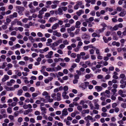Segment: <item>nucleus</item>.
I'll use <instances>...</instances> for the list:
<instances>
[{
    "instance_id": "obj_1",
    "label": "nucleus",
    "mask_w": 126,
    "mask_h": 126,
    "mask_svg": "<svg viewBox=\"0 0 126 126\" xmlns=\"http://www.w3.org/2000/svg\"><path fill=\"white\" fill-rule=\"evenodd\" d=\"M17 8L18 10V13L20 15H23L22 12L24 11L25 9V8L22 7L18 6L17 7Z\"/></svg>"
},
{
    "instance_id": "obj_2",
    "label": "nucleus",
    "mask_w": 126,
    "mask_h": 126,
    "mask_svg": "<svg viewBox=\"0 0 126 126\" xmlns=\"http://www.w3.org/2000/svg\"><path fill=\"white\" fill-rule=\"evenodd\" d=\"M81 37L83 39H89L90 38V35L86 33H83L81 35Z\"/></svg>"
},
{
    "instance_id": "obj_3",
    "label": "nucleus",
    "mask_w": 126,
    "mask_h": 126,
    "mask_svg": "<svg viewBox=\"0 0 126 126\" xmlns=\"http://www.w3.org/2000/svg\"><path fill=\"white\" fill-rule=\"evenodd\" d=\"M89 84V83L88 82H85L84 83H81L80 85V87L85 89L87 87Z\"/></svg>"
},
{
    "instance_id": "obj_4",
    "label": "nucleus",
    "mask_w": 126,
    "mask_h": 126,
    "mask_svg": "<svg viewBox=\"0 0 126 126\" xmlns=\"http://www.w3.org/2000/svg\"><path fill=\"white\" fill-rule=\"evenodd\" d=\"M15 81L14 79H11L10 81H8L6 83L7 85L8 86H11L12 85V84L14 83Z\"/></svg>"
},
{
    "instance_id": "obj_5",
    "label": "nucleus",
    "mask_w": 126,
    "mask_h": 126,
    "mask_svg": "<svg viewBox=\"0 0 126 126\" xmlns=\"http://www.w3.org/2000/svg\"><path fill=\"white\" fill-rule=\"evenodd\" d=\"M17 14L16 12H14L12 15H10L9 16V18L11 19H12L16 17L17 16Z\"/></svg>"
},
{
    "instance_id": "obj_6",
    "label": "nucleus",
    "mask_w": 126,
    "mask_h": 126,
    "mask_svg": "<svg viewBox=\"0 0 126 126\" xmlns=\"http://www.w3.org/2000/svg\"><path fill=\"white\" fill-rule=\"evenodd\" d=\"M84 119L86 121L88 120V119L91 120V121L92 122H93L94 121H95V119H93V118L92 117L90 116V115H88L87 117H86L84 118Z\"/></svg>"
},
{
    "instance_id": "obj_7",
    "label": "nucleus",
    "mask_w": 126,
    "mask_h": 126,
    "mask_svg": "<svg viewBox=\"0 0 126 126\" xmlns=\"http://www.w3.org/2000/svg\"><path fill=\"white\" fill-rule=\"evenodd\" d=\"M68 113L66 109H64L62 111V115L63 116H65L67 115Z\"/></svg>"
},
{
    "instance_id": "obj_8",
    "label": "nucleus",
    "mask_w": 126,
    "mask_h": 126,
    "mask_svg": "<svg viewBox=\"0 0 126 126\" xmlns=\"http://www.w3.org/2000/svg\"><path fill=\"white\" fill-rule=\"evenodd\" d=\"M40 109L41 110V111L42 112L41 113V114L42 115L44 114H46V113L47 109L45 108L41 107H40Z\"/></svg>"
},
{
    "instance_id": "obj_9",
    "label": "nucleus",
    "mask_w": 126,
    "mask_h": 126,
    "mask_svg": "<svg viewBox=\"0 0 126 126\" xmlns=\"http://www.w3.org/2000/svg\"><path fill=\"white\" fill-rule=\"evenodd\" d=\"M105 29V28H103L101 29H97L95 31L98 34H99L103 32L104 31Z\"/></svg>"
},
{
    "instance_id": "obj_10",
    "label": "nucleus",
    "mask_w": 126,
    "mask_h": 126,
    "mask_svg": "<svg viewBox=\"0 0 126 126\" xmlns=\"http://www.w3.org/2000/svg\"><path fill=\"white\" fill-rule=\"evenodd\" d=\"M9 76L7 75L4 76V77L2 79V80L3 82L6 81L7 80H8L9 78Z\"/></svg>"
},
{
    "instance_id": "obj_11",
    "label": "nucleus",
    "mask_w": 126,
    "mask_h": 126,
    "mask_svg": "<svg viewBox=\"0 0 126 126\" xmlns=\"http://www.w3.org/2000/svg\"><path fill=\"white\" fill-rule=\"evenodd\" d=\"M80 22L79 21H78L76 23L75 27L76 28H80V25L81 24Z\"/></svg>"
},
{
    "instance_id": "obj_12",
    "label": "nucleus",
    "mask_w": 126,
    "mask_h": 126,
    "mask_svg": "<svg viewBox=\"0 0 126 126\" xmlns=\"http://www.w3.org/2000/svg\"><path fill=\"white\" fill-rule=\"evenodd\" d=\"M23 108L25 109H27L28 108L31 109L32 108V106L30 104H29L28 105H24L23 106Z\"/></svg>"
},
{
    "instance_id": "obj_13",
    "label": "nucleus",
    "mask_w": 126,
    "mask_h": 126,
    "mask_svg": "<svg viewBox=\"0 0 126 126\" xmlns=\"http://www.w3.org/2000/svg\"><path fill=\"white\" fill-rule=\"evenodd\" d=\"M95 89L97 90L98 92H99L102 89V88L101 86H96L95 87Z\"/></svg>"
},
{
    "instance_id": "obj_14",
    "label": "nucleus",
    "mask_w": 126,
    "mask_h": 126,
    "mask_svg": "<svg viewBox=\"0 0 126 126\" xmlns=\"http://www.w3.org/2000/svg\"><path fill=\"white\" fill-rule=\"evenodd\" d=\"M84 13V11L83 10H80L79 11L77 12L76 14L77 15L79 16L81 15V14H83Z\"/></svg>"
},
{
    "instance_id": "obj_15",
    "label": "nucleus",
    "mask_w": 126,
    "mask_h": 126,
    "mask_svg": "<svg viewBox=\"0 0 126 126\" xmlns=\"http://www.w3.org/2000/svg\"><path fill=\"white\" fill-rule=\"evenodd\" d=\"M59 25L57 23H56L54 24L52 27V29L53 30H56L57 28L59 27Z\"/></svg>"
},
{
    "instance_id": "obj_16",
    "label": "nucleus",
    "mask_w": 126,
    "mask_h": 126,
    "mask_svg": "<svg viewBox=\"0 0 126 126\" xmlns=\"http://www.w3.org/2000/svg\"><path fill=\"white\" fill-rule=\"evenodd\" d=\"M95 108H94V109H96L97 110H98L99 108V105L97 102H95L94 103Z\"/></svg>"
},
{
    "instance_id": "obj_17",
    "label": "nucleus",
    "mask_w": 126,
    "mask_h": 126,
    "mask_svg": "<svg viewBox=\"0 0 126 126\" xmlns=\"http://www.w3.org/2000/svg\"><path fill=\"white\" fill-rule=\"evenodd\" d=\"M57 19L56 17H51L49 19V21L51 22H54V21L57 20Z\"/></svg>"
},
{
    "instance_id": "obj_18",
    "label": "nucleus",
    "mask_w": 126,
    "mask_h": 126,
    "mask_svg": "<svg viewBox=\"0 0 126 126\" xmlns=\"http://www.w3.org/2000/svg\"><path fill=\"white\" fill-rule=\"evenodd\" d=\"M89 102V105L90 106V108L91 110H93L94 109V106L93 104L92 103L91 101H88Z\"/></svg>"
},
{
    "instance_id": "obj_19",
    "label": "nucleus",
    "mask_w": 126,
    "mask_h": 126,
    "mask_svg": "<svg viewBox=\"0 0 126 126\" xmlns=\"http://www.w3.org/2000/svg\"><path fill=\"white\" fill-rule=\"evenodd\" d=\"M58 14L59 15H61L63 14V11L61 8H59L58 9Z\"/></svg>"
},
{
    "instance_id": "obj_20",
    "label": "nucleus",
    "mask_w": 126,
    "mask_h": 126,
    "mask_svg": "<svg viewBox=\"0 0 126 126\" xmlns=\"http://www.w3.org/2000/svg\"><path fill=\"white\" fill-rule=\"evenodd\" d=\"M58 45V44L56 42H54L53 43L51 44L50 47H55V46H57Z\"/></svg>"
},
{
    "instance_id": "obj_21",
    "label": "nucleus",
    "mask_w": 126,
    "mask_h": 126,
    "mask_svg": "<svg viewBox=\"0 0 126 126\" xmlns=\"http://www.w3.org/2000/svg\"><path fill=\"white\" fill-rule=\"evenodd\" d=\"M91 76H93V75L92 74H87L85 76V78L87 79H88L90 78Z\"/></svg>"
},
{
    "instance_id": "obj_22",
    "label": "nucleus",
    "mask_w": 126,
    "mask_h": 126,
    "mask_svg": "<svg viewBox=\"0 0 126 126\" xmlns=\"http://www.w3.org/2000/svg\"><path fill=\"white\" fill-rule=\"evenodd\" d=\"M23 92V90L22 89H20L18 90L17 91V95L19 96L21 95Z\"/></svg>"
},
{
    "instance_id": "obj_23",
    "label": "nucleus",
    "mask_w": 126,
    "mask_h": 126,
    "mask_svg": "<svg viewBox=\"0 0 126 126\" xmlns=\"http://www.w3.org/2000/svg\"><path fill=\"white\" fill-rule=\"evenodd\" d=\"M28 38L32 43H33L35 41V40L33 39V37L32 36H29L28 37Z\"/></svg>"
},
{
    "instance_id": "obj_24",
    "label": "nucleus",
    "mask_w": 126,
    "mask_h": 126,
    "mask_svg": "<svg viewBox=\"0 0 126 126\" xmlns=\"http://www.w3.org/2000/svg\"><path fill=\"white\" fill-rule=\"evenodd\" d=\"M89 112V110H84L81 112L82 114H85L86 113H88Z\"/></svg>"
},
{
    "instance_id": "obj_25",
    "label": "nucleus",
    "mask_w": 126,
    "mask_h": 126,
    "mask_svg": "<svg viewBox=\"0 0 126 126\" xmlns=\"http://www.w3.org/2000/svg\"><path fill=\"white\" fill-rule=\"evenodd\" d=\"M13 54V52L11 50L9 51L8 52V53L6 54L7 56H9Z\"/></svg>"
},
{
    "instance_id": "obj_26",
    "label": "nucleus",
    "mask_w": 126,
    "mask_h": 126,
    "mask_svg": "<svg viewBox=\"0 0 126 126\" xmlns=\"http://www.w3.org/2000/svg\"><path fill=\"white\" fill-rule=\"evenodd\" d=\"M89 57V55H86L85 56H82L81 58L83 60H85L88 59Z\"/></svg>"
},
{
    "instance_id": "obj_27",
    "label": "nucleus",
    "mask_w": 126,
    "mask_h": 126,
    "mask_svg": "<svg viewBox=\"0 0 126 126\" xmlns=\"http://www.w3.org/2000/svg\"><path fill=\"white\" fill-rule=\"evenodd\" d=\"M69 36V35L67 33H65L63 34V37L64 38H67Z\"/></svg>"
},
{
    "instance_id": "obj_28",
    "label": "nucleus",
    "mask_w": 126,
    "mask_h": 126,
    "mask_svg": "<svg viewBox=\"0 0 126 126\" xmlns=\"http://www.w3.org/2000/svg\"><path fill=\"white\" fill-rule=\"evenodd\" d=\"M125 80H126V78L124 79H122L120 81V83L122 84H123L124 83H125Z\"/></svg>"
},
{
    "instance_id": "obj_29",
    "label": "nucleus",
    "mask_w": 126,
    "mask_h": 126,
    "mask_svg": "<svg viewBox=\"0 0 126 126\" xmlns=\"http://www.w3.org/2000/svg\"><path fill=\"white\" fill-rule=\"evenodd\" d=\"M83 43L81 41H80L78 42L77 47L79 48H80V47L82 45Z\"/></svg>"
},
{
    "instance_id": "obj_30",
    "label": "nucleus",
    "mask_w": 126,
    "mask_h": 126,
    "mask_svg": "<svg viewBox=\"0 0 126 126\" xmlns=\"http://www.w3.org/2000/svg\"><path fill=\"white\" fill-rule=\"evenodd\" d=\"M7 111L9 113H11L12 112V109L10 107H9L7 109Z\"/></svg>"
},
{
    "instance_id": "obj_31",
    "label": "nucleus",
    "mask_w": 126,
    "mask_h": 126,
    "mask_svg": "<svg viewBox=\"0 0 126 126\" xmlns=\"http://www.w3.org/2000/svg\"><path fill=\"white\" fill-rule=\"evenodd\" d=\"M63 43L64 45H67L69 44V42L67 40H65L63 41Z\"/></svg>"
},
{
    "instance_id": "obj_32",
    "label": "nucleus",
    "mask_w": 126,
    "mask_h": 126,
    "mask_svg": "<svg viewBox=\"0 0 126 126\" xmlns=\"http://www.w3.org/2000/svg\"><path fill=\"white\" fill-rule=\"evenodd\" d=\"M42 118V117L40 115H38L37 117V120L39 121L41 120Z\"/></svg>"
},
{
    "instance_id": "obj_33",
    "label": "nucleus",
    "mask_w": 126,
    "mask_h": 126,
    "mask_svg": "<svg viewBox=\"0 0 126 126\" xmlns=\"http://www.w3.org/2000/svg\"><path fill=\"white\" fill-rule=\"evenodd\" d=\"M25 96L27 97H30L31 95L28 92L26 93L25 94Z\"/></svg>"
},
{
    "instance_id": "obj_34",
    "label": "nucleus",
    "mask_w": 126,
    "mask_h": 126,
    "mask_svg": "<svg viewBox=\"0 0 126 126\" xmlns=\"http://www.w3.org/2000/svg\"><path fill=\"white\" fill-rule=\"evenodd\" d=\"M7 64L6 62H4L3 63V65L1 66V67L2 69L4 68L6 66V64Z\"/></svg>"
},
{
    "instance_id": "obj_35",
    "label": "nucleus",
    "mask_w": 126,
    "mask_h": 126,
    "mask_svg": "<svg viewBox=\"0 0 126 126\" xmlns=\"http://www.w3.org/2000/svg\"><path fill=\"white\" fill-rule=\"evenodd\" d=\"M38 21L41 23H42L44 24L46 22V21L45 20L43 19H39L38 20Z\"/></svg>"
},
{
    "instance_id": "obj_36",
    "label": "nucleus",
    "mask_w": 126,
    "mask_h": 126,
    "mask_svg": "<svg viewBox=\"0 0 126 126\" xmlns=\"http://www.w3.org/2000/svg\"><path fill=\"white\" fill-rule=\"evenodd\" d=\"M65 47V46L63 44H61L59 46V48L61 49H63Z\"/></svg>"
},
{
    "instance_id": "obj_37",
    "label": "nucleus",
    "mask_w": 126,
    "mask_h": 126,
    "mask_svg": "<svg viewBox=\"0 0 126 126\" xmlns=\"http://www.w3.org/2000/svg\"><path fill=\"white\" fill-rule=\"evenodd\" d=\"M30 11L32 13H34L35 12V10L34 9V7L32 8H31V9L30 10Z\"/></svg>"
},
{
    "instance_id": "obj_38",
    "label": "nucleus",
    "mask_w": 126,
    "mask_h": 126,
    "mask_svg": "<svg viewBox=\"0 0 126 126\" xmlns=\"http://www.w3.org/2000/svg\"><path fill=\"white\" fill-rule=\"evenodd\" d=\"M96 54L97 55H101V53L100 52V50L99 49H96L95 50Z\"/></svg>"
},
{
    "instance_id": "obj_39",
    "label": "nucleus",
    "mask_w": 126,
    "mask_h": 126,
    "mask_svg": "<svg viewBox=\"0 0 126 126\" xmlns=\"http://www.w3.org/2000/svg\"><path fill=\"white\" fill-rule=\"evenodd\" d=\"M88 46V48H93L94 49H96V48L95 47L93 46V45H92Z\"/></svg>"
},
{
    "instance_id": "obj_40",
    "label": "nucleus",
    "mask_w": 126,
    "mask_h": 126,
    "mask_svg": "<svg viewBox=\"0 0 126 126\" xmlns=\"http://www.w3.org/2000/svg\"><path fill=\"white\" fill-rule=\"evenodd\" d=\"M61 8L62 9L63 11V10L64 11H66L67 9V7H66L63 6Z\"/></svg>"
},
{
    "instance_id": "obj_41",
    "label": "nucleus",
    "mask_w": 126,
    "mask_h": 126,
    "mask_svg": "<svg viewBox=\"0 0 126 126\" xmlns=\"http://www.w3.org/2000/svg\"><path fill=\"white\" fill-rule=\"evenodd\" d=\"M68 89V87L67 86H65L63 88V90L64 91L66 92Z\"/></svg>"
},
{
    "instance_id": "obj_42",
    "label": "nucleus",
    "mask_w": 126,
    "mask_h": 126,
    "mask_svg": "<svg viewBox=\"0 0 126 126\" xmlns=\"http://www.w3.org/2000/svg\"><path fill=\"white\" fill-rule=\"evenodd\" d=\"M103 57L100 55H97V58L99 60H102L103 59Z\"/></svg>"
},
{
    "instance_id": "obj_43",
    "label": "nucleus",
    "mask_w": 126,
    "mask_h": 126,
    "mask_svg": "<svg viewBox=\"0 0 126 126\" xmlns=\"http://www.w3.org/2000/svg\"><path fill=\"white\" fill-rule=\"evenodd\" d=\"M70 56L71 57L74 58L76 57V53H73L71 54Z\"/></svg>"
},
{
    "instance_id": "obj_44",
    "label": "nucleus",
    "mask_w": 126,
    "mask_h": 126,
    "mask_svg": "<svg viewBox=\"0 0 126 126\" xmlns=\"http://www.w3.org/2000/svg\"><path fill=\"white\" fill-rule=\"evenodd\" d=\"M30 121L31 123H34L35 122V120L33 118H31L30 119Z\"/></svg>"
},
{
    "instance_id": "obj_45",
    "label": "nucleus",
    "mask_w": 126,
    "mask_h": 126,
    "mask_svg": "<svg viewBox=\"0 0 126 126\" xmlns=\"http://www.w3.org/2000/svg\"><path fill=\"white\" fill-rule=\"evenodd\" d=\"M6 93V92L5 91H2L1 93L0 94L1 96H3L5 95Z\"/></svg>"
},
{
    "instance_id": "obj_46",
    "label": "nucleus",
    "mask_w": 126,
    "mask_h": 126,
    "mask_svg": "<svg viewBox=\"0 0 126 126\" xmlns=\"http://www.w3.org/2000/svg\"><path fill=\"white\" fill-rule=\"evenodd\" d=\"M37 35L39 37H42L43 36V34L41 32H38L37 33Z\"/></svg>"
},
{
    "instance_id": "obj_47",
    "label": "nucleus",
    "mask_w": 126,
    "mask_h": 126,
    "mask_svg": "<svg viewBox=\"0 0 126 126\" xmlns=\"http://www.w3.org/2000/svg\"><path fill=\"white\" fill-rule=\"evenodd\" d=\"M0 112L1 114H3L4 113H5L6 110L4 109H2L0 110Z\"/></svg>"
},
{
    "instance_id": "obj_48",
    "label": "nucleus",
    "mask_w": 126,
    "mask_h": 126,
    "mask_svg": "<svg viewBox=\"0 0 126 126\" xmlns=\"http://www.w3.org/2000/svg\"><path fill=\"white\" fill-rule=\"evenodd\" d=\"M64 15H65L66 18H70L71 17V16L69 14H64Z\"/></svg>"
},
{
    "instance_id": "obj_49",
    "label": "nucleus",
    "mask_w": 126,
    "mask_h": 126,
    "mask_svg": "<svg viewBox=\"0 0 126 126\" xmlns=\"http://www.w3.org/2000/svg\"><path fill=\"white\" fill-rule=\"evenodd\" d=\"M77 4L78 6H81L82 4V1H78L77 3Z\"/></svg>"
},
{
    "instance_id": "obj_50",
    "label": "nucleus",
    "mask_w": 126,
    "mask_h": 126,
    "mask_svg": "<svg viewBox=\"0 0 126 126\" xmlns=\"http://www.w3.org/2000/svg\"><path fill=\"white\" fill-rule=\"evenodd\" d=\"M68 79V77L67 76H65L63 77L62 78L63 80H67Z\"/></svg>"
},
{
    "instance_id": "obj_51",
    "label": "nucleus",
    "mask_w": 126,
    "mask_h": 126,
    "mask_svg": "<svg viewBox=\"0 0 126 126\" xmlns=\"http://www.w3.org/2000/svg\"><path fill=\"white\" fill-rule=\"evenodd\" d=\"M19 64L22 65H24L25 64V62L23 61H20L19 62Z\"/></svg>"
},
{
    "instance_id": "obj_52",
    "label": "nucleus",
    "mask_w": 126,
    "mask_h": 126,
    "mask_svg": "<svg viewBox=\"0 0 126 126\" xmlns=\"http://www.w3.org/2000/svg\"><path fill=\"white\" fill-rule=\"evenodd\" d=\"M28 87L26 86H24L22 87L23 90L24 91H26L28 90Z\"/></svg>"
},
{
    "instance_id": "obj_53",
    "label": "nucleus",
    "mask_w": 126,
    "mask_h": 126,
    "mask_svg": "<svg viewBox=\"0 0 126 126\" xmlns=\"http://www.w3.org/2000/svg\"><path fill=\"white\" fill-rule=\"evenodd\" d=\"M7 67L9 68H11L13 67V65L11 63H9L7 65Z\"/></svg>"
},
{
    "instance_id": "obj_54",
    "label": "nucleus",
    "mask_w": 126,
    "mask_h": 126,
    "mask_svg": "<svg viewBox=\"0 0 126 126\" xmlns=\"http://www.w3.org/2000/svg\"><path fill=\"white\" fill-rule=\"evenodd\" d=\"M118 28V25H116L115 26L113 27V28L114 31H115L117 30Z\"/></svg>"
},
{
    "instance_id": "obj_55",
    "label": "nucleus",
    "mask_w": 126,
    "mask_h": 126,
    "mask_svg": "<svg viewBox=\"0 0 126 126\" xmlns=\"http://www.w3.org/2000/svg\"><path fill=\"white\" fill-rule=\"evenodd\" d=\"M112 45L114 46L116 45L117 46H118V43L117 42H116L115 41H114L112 43Z\"/></svg>"
},
{
    "instance_id": "obj_56",
    "label": "nucleus",
    "mask_w": 126,
    "mask_h": 126,
    "mask_svg": "<svg viewBox=\"0 0 126 126\" xmlns=\"http://www.w3.org/2000/svg\"><path fill=\"white\" fill-rule=\"evenodd\" d=\"M103 39L105 42L106 43H107L108 42V40L104 36L103 37Z\"/></svg>"
},
{
    "instance_id": "obj_57",
    "label": "nucleus",
    "mask_w": 126,
    "mask_h": 126,
    "mask_svg": "<svg viewBox=\"0 0 126 126\" xmlns=\"http://www.w3.org/2000/svg\"><path fill=\"white\" fill-rule=\"evenodd\" d=\"M63 72V73L65 74L68 73V70L66 69H64Z\"/></svg>"
},
{
    "instance_id": "obj_58",
    "label": "nucleus",
    "mask_w": 126,
    "mask_h": 126,
    "mask_svg": "<svg viewBox=\"0 0 126 126\" xmlns=\"http://www.w3.org/2000/svg\"><path fill=\"white\" fill-rule=\"evenodd\" d=\"M46 40V38L45 37L40 38V41L42 42H45Z\"/></svg>"
},
{
    "instance_id": "obj_59",
    "label": "nucleus",
    "mask_w": 126,
    "mask_h": 126,
    "mask_svg": "<svg viewBox=\"0 0 126 126\" xmlns=\"http://www.w3.org/2000/svg\"><path fill=\"white\" fill-rule=\"evenodd\" d=\"M8 118L11 120H13L14 119V116L12 115H9Z\"/></svg>"
},
{
    "instance_id": "obj_60",
    "label": "nucleus",
    "mask_w": 126,
    "mask_h": 126,
    "mask_svg": "<svg viewBox=\"0 0 126 126\" xmlns=\"http://www.w3.org/2000/svg\"><path fill=\"white\" fill-rule=\"evenodd\" d=\"M48 94L46 91L44 92L42 94V95L44 96L47 95H48Z\"/></svg>"
},
{
    "instance_id": "obj_61",
    "label": "nucleus",
    "mask_w": 126,
    "mask_h": 126,
    "mask_svg": "<svg viewBox=\"0 0 126 126\" xmlns=\"http://www.w3.org/2000/svg\"><path fill=\"white\" fill-rule=\"evenodd\" d=\"M7 74L9 75H12V71L11 70H9L7 72Z\"/></svg>"
},
{
    "instance_id": "obj_62",
    "label": "nucleus",
    "mask_w": 126,
    "mask_h": 126,
    "mask_svg": "<svg viewBox=\"0 0 126 126\" xmlns=\"http://www.w3.org/2000/svg\"><path fill=\"white\" fill-rule=\"evenodd\" d=\"M20 52L22 54H24L25 53V51L23 48H21L20 50Z\"/></svg>"
},
{
    "instance_id": "obj_63",
    "label": "nucleus",
    "mask_w": 126,
    "mask_h": 126,
    "mask_svg": "<svg viewBox=\"0 0 126 126\" xmlns=\"http://www.w3.org/2000/svg\"><path fill=\"white\" fill-rule=\"evenodd\" d=\"M90 14L93 16H94L95 15V11H93L91 12Z\"/></svg>"
},
{
    "instance_id": "obj_64",
    "label": "nucleus",
    "mask_w": 126,
    "mask_h": 126,
    "mask_svg": "<svg viewBox=\"0 0 126 126\" xmlns=\"http://www.w3.org/2000/svg\"><path fill=\"white\" fill-rule=\"evenodd\" d=\"M16 32L15 31H13L11 33V34L12 35H16Z\"/></svg>"
}]
</instances>
